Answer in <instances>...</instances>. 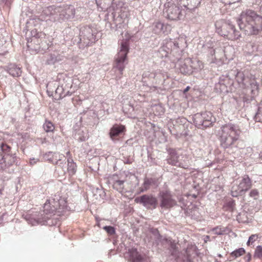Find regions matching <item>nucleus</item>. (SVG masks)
<instances>
[{
  "mask_svg": "<svg viewBox=\"0 0 262 262\" xmlns=\"http://www.w3.org/2000/svg\"><path fill=\"white\" fill-rule=\"evenodd\" d=\"M43 208L42 211L27 213L24 215V219L32 226L44 225L53 215L60 216L69 211L67 201L64 198L60 196L59 194H56L47 200Z\"/></svg>",
  "mask_w": 262,
  "mask_h": 262,
  "instance_id": "obj_1",
  "label": "nucleus"
},
{
  "mask_svg": "<svg viewBox=\"0 0 262 262\" xmlns=\"http://www.w3.org/2000/svg\"><path fill=\"white\" fill-rule=\"evenodd\" d=\"M237 23L240 30L247 35H257L262 31V16L252 10L243 11Z\"/></svg>",
  "mask_w": 262,
  "mask_h": 262,
  "instance_id": "obj_2",
  "label": "nucleus"
},
{
  "mask_svg": "<svg viewBox=\"0 0 262 262\" xmlns=\"http://www.w3.org/2000/svg\"><path fill=\"white\" fill-rule=\"evenodd\" d=\"M237 23L240 30L247 35H257L262 31V16L252 10L243 11Z\"/></svg>",
  "mask_w": 262,
  "mask_h": 262,
  "instance_id": "obj_3",
  "label": "nucleus"
},
{
  "mask_svg": "<svg viewBox=\"0 0 262 262\" xmlns=\"http://www.w3.org/2000/svg\"><path fill=\"white\" fill-rule=\"evenodd\" d=\"M42 15L49 17L47 20L52 21H61L73 18L75 15V10L72 5L60 6H50L45 8Z\"/></svg>",
  "mask_w": 262,
  "mask_h": 262,
  "instance_id": "obj_4",
  "label": "nucleus"
},
{
  "mask_svg": "<svg viewBox=\"0 0 262 262\" xmlns=\"http://www.w3.org/2000/svg\"><path fill=\"white\" fill-rule=\"evenodd\" d=\"M186 47V39L183 37L174 40L171 39H165L163 45L159 50V52L162 57H167L169 54H172L177 59L179 60Z\"/></svg>",
  "mask_w": 262,
  "mask_h": 262,
  "instance_id": "obj_5",
  "label": "nucleus"
},
{
  "mask_svg": "<svg viewBox=\"0 0 262 262\" xmlns=\"http://www.w3.org/2000/svg\"><path fill=\"white\" fill-rule=\"evenodd\" d=\"M221 129V145L224 148L233 145L237 140L241 133L238 126L232 124H228L223 126Z\"/></svg>",
  "mask_w": 262,
  "mask_h": 262,
  "instance_id": "obj_6",
  "label": "nucleus"
},
{
  "mask_svg": "<svg viewBox=\"0 0 262 262\" xmlns=\"http://www.w3.org/2000/svg\"><path fill=\"white\" fill-rule=\"evenodd\" d=\"M215 26L216 32L229 40H237L241 37L239 31L230 20H219L215 22Z\"/></svg>",
  "mask_w": 262,
  "mask_h": 262,
  "instance_id": "obj_7",
  "label": "nucleus"
},
{
  "mask_svg": "<svg viewBox=\"0 0 262 262\" xmlns=\"http://www.w3.org/2000/svg\"><path fill=\"white\" fill-rule=\"evenodd\" d=\"M168 156L166 161L169 164L185 169L188 167V158L186 154L182 152L181 149L169 148L168 150Z\"/></svg>",
  "mask_w": 262,
  "mask_h": 262,
  "instance_id": "obj_8",
  "label": "nucleus"
},
{
  "mask_svg": "<svg viewBox=\"0 0 262 262\" xmlns=\"http://www.w3.org/2000/svg\"><path fill=\"white\" fill-rule=\"evenodd\" d=\"M163 14L166 18L171 20H178L183 19L186 14L184 9L172 2L164 4Z\"/></svg>",
  "mask_w": 262,
  "mask_h": 262,
  "instance_id": "obj_9",
  "label": "nucleus"
},
{
  "mask_svg": "<svg viewBox=\"0 0 262 262\" xmlns=\"http://www.w3.org/2000/svg\"><path fill=\"white\" fill-rule=\"evenodd\" d=\"M215 118L211 112L196 113L193 116V122L198 128L203 129L209 127L215 122Z\"/></svg>",
  "mask_w": 262,
  "mask_h": 262,
  "instance_id": "obj_10",
  "label": "nucleus"
},
{
  "mask_svg": "<svg viewBox=\"0 0 262 262\" xmlns=\"http://www.w3.org/2000/svg\"><path fill=\"white\" fill-rule=\"evenodd\" d=\"M129 50V44L127 40L122 41L120 49L115 56V67L118 69L121 74L125 68V61Z\"/></svg>",
  "mask_w": 262,
  "mask_h": 262,
  "instance_id": "obj_11",
  "label": "nucleus"
},
{
  "mask_svg": "<svg viewBox=\"0 0 262 262\" xmlns=\"http://www.w3.org/2000/svg\"><path fill=\"white\" fill-rule=\"evenodd\" d=\"M252 187V180L248 175H244L238 185H234L231 190L233 197L244 194Z\"/></svg>",
  "mask_w": 262,
  "mask_h": 262,
  "instance_id": "obj_12",
  "label": "nucleus"
},
{
  "mask_svg": "<svg viewBox=\"0 0 262 262\" xmlns=\"http://www.w3.org/2000/svg\"><path fill=\"white\" fill-rule=\"evenodd\" d=\"M96 34L97 31L90 27L85 26L82 28L79 34L80 42L83 44V46L91 45L95 42Z\"/></svg>",
  "mask_w": 262,
  "mask_h": 262,
  "instance_id": "obj_13",
  "label": "nucleus"
},
{
  "mask_svg": "<svg viewBox=\"0 0 262 262\" xmlns=\"http://www.w3.org/2000/svg\"><path fill=\"white\" fill-rule=\"evenodd\" d=\"M159 198L160 201V206L162 208L169 209L177 204L176 201L169 191H161L159 193Z\"/></svg>",
  "mask_w": 262,
  "mask_h": 262,
  "instance_id": "obj_14",
  "label": "nucleus"
},
{
  "mask_svg": "<svg viewBox=\"0 0 262 262\" xmlns=\"http://www.w3.org/2000/svg\"><path fill=\"white\" fill-rule=\"evenodd\" d=\"M135 201L137 203L142 204L147 209H155L158 205L157 198L152 194H143L135 198Z\"/></svg>",
  "mask_w": 262,
  "mask_h": 262,
  "instance_id": "obj_15",
  "label": "nucleus"
},
{
  "mask_svg": "<svg viewBox=\"0 0 262 262\" xmlns=\"http://www.w3.org/2000/svg\"><path fill=\"white\" fill-rule=\"evenodd\" d=\"M163 78V75L160 70L147 71L143 72L142 81L144 84H146L148 81L153 84H157L159 83Z\"/></svg>",
  "mask_w": 262,
  "mask_h": 262,
  "instance_id": "obj_16",
  "label": "nucleus"
},
{
  "mask_svg": "<svg viewBox=\"0 0 262 262\" xmlns=\"http://www.w3.org/2000/svg\"><path fill=\"white\" fill-rule=\"evenodd\" d=\"M111 16L112 17L115 25L114 27H113L112 26L113 24H111V28H115V30L124 27V25H125L128 22L127 14L126 12L122 13L116 18H115L116 13L114 12L112 13Z\"/></svg>",
  "mask_w": 262,
  "mask_h": 262,
  "instance_id": "obj_17",
  "label": "nucleus"
},
{
  "mask_svg": "<svg viewBox=\"0 0 262 262\" xmlns=\"http://www.w3.org/2000/svg\"><path fill=\"white\" fill-rule=\"evenodd\" d=\"M125 130L126 128L124 125L116 124L110 129L109 133L110 138L114 141L118 136L124 134Z\"/></svg>",
  "mask_w": 262,
  "mask_h": 262,
  "instance_id": "obj_18",
  "label": "nucleus"
},
{
  "mask_svg": "<svg viewBox=\"0 0 262 262\" xmlns=\"http://www.w3.org/2000/svg\"><path fill=\"white\" fill-rule=\"evenodd\" d=\"M124 256L129 258L132 262H140L143 259L142 255L138 252L137 249L134 248L129 249L125 253Z\"/></svg>",
  "mask_w": 262,
  "mask_h": 262,
  "instance_id": "obj_19",
  "label": "nucleus"
},
{
  "mask_svg": "<svg viewBox=\"0 0 262 262\" xmlns=\"http://www.w3.org/2000/svg\"><path fill=\"white\" fill-rule=\"evenodd\" d=\"M65 161L66 158L63 155L60 154L59 152L53 153L52 163L61 168L64 173H66V170L63 168V167L66 164Z\"/></svg>",
  "mask_w": 262,
  "mask_h": 262,
  "instance_id": "obj_20",
  "label": "nucleus"
},
{
  "mask_svg": "<svg viewBox=\"0 0 262 262\" xmlns=\"http://www.w3.org/2000/svg\"><path fill=\"white\" fill-rule=\"evenodd\" d=\"M157 181L155 178H145L142 186L139 188L140 192H144L147 191L152 186H157Z\"/></svg>",
  "mask_w": 262,
  "mask_h": 262,
  "instance_id": "obj_21",
  "label": "nucleus"
},
{
  "mask_svg": "<svg viewBox=\"0 0 262 262\" xmlns=\"http://www.w3.org/2000/svg\"><path fill=\"white\" fill-rule=\"evenodd\" d=\"M69 88H72V84L71 83H64L60 85H58L55 90L56 97H58V99L65 97V91H67V89Z\"/></svg>",
  "mask_w": 262,
  "mask_h": 262,
  "instance_id": "obj_22",
  "label": "nucleus"
},
{
  "mask_svg": "<svg viewBox=\"0 0 262 262\" xmlns=\"http://www.w3.org/2000/svg\"><path fill=\"white\" fill-rule=\"evenodd\" d=\"M73 136L75 140L78 141H84L88 138V133L82 128L75 129L73 132Z\"/></svg>",
  "mask_w": 262,
  "mask_h": 262,
  "instance_id": "obj_23",
  "label": "nucleus"
},
{
  "mask_svg": "<svg viewBox=\"0 0 262 262\" xmlns=\"http://www.w3.org/2000/svg\"><path fill=\"white\" fill-rule=\"evenodd\" d=\"M7 71L13 77H19L21 75V68L15 64L11 63L7 66Z\"/></svg>",
  "mask_w": 262,
  "mask_h": 262,
  "instance_id": "obj_24",
  "label": "nucleus"
},
{
  "mask_svg": "<svg viewBox=\"0 0 262 262\" xmlns=\"http://www.w3.org/2000/svg\"><path fill=\"white\" fill-rule=\"evenodd\" d=\"M64 56L59 54H50L46 59V63L48 64H54L56 62L61 61L63 60Z\"/></svg>",
  "mask_w": 262,
  "mask_h": 262,
  "instance_id": "obj_25",
  "label": "nucleus"
},
{
  "mask_svg": "<svg viewBox=\"0 0 262 262\" xmlns=\"http://www.w3.org/2000/svg\"><path fill=\"white\" fill-rule=\"evenodd\" d=\"M168 26H165L163 23L161 22H156L152 26L153 32L157 34H160L161 33H166V29Z\"/></svg>",
  "mask_w": 262,
  "mask_h": 262,
  "instance_id": "obj_26",
  "label": "nucleus"
},
{
  "mask_svg": "<svg viewBox=\"0 0 262 262\" xmlns=\"http://www.w3.org/2000/svg\"><path fill=\"white\" fill-rule=\"evenodd\" d=\"M68 168L67 170H66V167H63L64 169L66 170V172L67 171L70 176H73L75 174L77 169V165L74 162L72 158H68Z\"/></svg>",
  "mask_w": 262,
  "mask_h": 262,
  "instance_id": "obj_27",
  "label": "nucleus"
},
{
  "mask_svg": "<svg viewBox=\"0 0 262 262\" xmlns=\"http://www.w3.org/2000/svg\"><path fill=\"white\" fill-rule=\"evenodd\" d=\"M191 63V59H186L185 60V62L180 65V71L184 74H189L192 72L191 70V65L188 66L187 63Z\"/></svg>",
  "mask_w": 262,
  "mask_h": 262,
  "instance_id": "obj_28",
  "label": "nucleus"
},
{
  "mask_svg": "<svg viewBox=\"0 0 262 262\" xmlns=\"http://www.w3.org/2000/svg\"><path fill=\"white\" fill-rule=\"evenodd\" d=\"M45 37L46 36L40 40V45H39V47H34L35 50L45 51L48 49L49 47L51 45V43L49 40H47Z\"/></svg>",
  "mask_w": 262,
  "mask_h": 262,
  "instance_id": "obj_29",
  "label": "nucleus"
},
{
  "mask_svg": "<svg viewBox=\"0 0 262 262\" xmlns=\"http://www.w3.org/2000/svg\"><path fill=\"white\" fill-rule=\"evenodd\" d=\"M191 70L193 69L196 71H199L204 68L202 62L196 59L191 60Z\"/></svg>",
  "mask_w": 262,
  "mask_h": 262,
  "instance_id": "obj_30",
  "label": "nucleus"
},
{
  "mask_svg": "<svg viewBox=\"0 0 262 262\" xmlns=\"http://www.w3.org/2000/svg\"><path fill=\"white\" fill-rule=\"evenodd\" d=\"M124 181L123 180H114L113 184V188L119 192H122L124 188Z\"/></svg>",
  "mask_w": 262,
  "mask_h": 262,
  "instance_id": "obj_31",
  "label": "nucleus"
},
{
  "mask_svg": "<svg viewBox=\"0 0 262 262\" xmlns=\"http://www.w3.org/2000/svg\"><path fill=\"white\" fill-rule=\"evenodd\" d=\"M235 205V201L231 199L225 203L224 208L226 210L232 212L234 209Z\"/></svg>",
  "mask_w": 262,
  "mask_h": 262,
  "instance_id": "obj_32",
  "label": "nucleus"
},
{
  "mask_svg": "<svg viewBox=\"0 0 262 262\" xmlns=\"http://www.w3.org/2000/svg\"><path fill=\"white\" fill-rule=\"evenodd\" d=\"M43 127L46 132H52L55 129V127L53 123L48 120H46L43 125Z\"/></svg>",
  "mask_w": 262,
  "mask_h": 262,
  "instance_id": "obj_33",
  "label": "nucleus"
},
{
  "mask_svg": "<svg viewBox=\"0 0 262 262\" xmlns=\"http://www.w3.org/2000/svg\"><path fill=\"white\" fill-rule=\"evenodd\" d=\"M30 34L31 36L30 38H34V37H40V40L44 38L45 36H46V35L45 33L41 32H37L36 29H33L30 32Z\"/></svg>",
  "mask_w": 262,
  "mask_h": 262,
  "instance_id": "obj_34",
  "label": "nucleus"
},
{
  "mask_svg": "<svg viewBox=\"0 0 262 262\" xmlns=\"http://www.w3.org/2000/svg\"><path fill=\"white\" fill-rule=\"evenodd\" d=\"M245 253V250L243 248H240L231 253V256L234 258L238 257Z\"/></svg>",
  "mask_w": 262,
  "mask_h": 262,
  "instance_id": "obj_35",
  "label": "nucleus"
},
{
  "mask_svg": "<svg viewBox=\"0 0 262 262\" xmlns=\"http://www.w3.org/2000/svg\"><path fill=\"white\" fill-rule=\"evenodd\" d=\"M212 231L215 235H223L226 232V228L218 226L213 228Z\"/></svg>",
  "mask_w": 262,
  "mask_h": 262,
  "instance_id": "obj_36",
  "label": "nucleus"
},
{
  "mask_svg": "<svg viewBox=\"0 0 262 262\" xmlns=\"http://www.w3.org/2000/svg\"><path fill=\"white\" fill-rule=\"evenodd\" d=\"M169 252L171 255L173 256L176 257L178 256V249L177 247L176 244L171 243L170 248H169Z\"/></svg>",
  "mask_w": 262,
  "mask_h": 262,
  "instance_id": "obj_37",
  "label": "nucleus"
},
{
  "mask_svg": "<svg viewBox=\"0 0 262 262\" xmlns=\"http://www.w3.org/2000/svg\"><path fill=\"white\" fill-rule=\"evenodd\" d=\"M245 76L242 71H238L235 75V79L237 82L239 84L244 83Z\"/></svg>",
  "mask_w": 262,
  "mask_h": 262,
  "instance_id": "obj_38",
  "label": "nucleus"
},
{
  "mask_svg": "<svg viewBox=\"0 0 262 262\" xmlns=\"http://www.w3.org/2000/svg\"><path fill=\"white\" fill-rule=\"evenodd\" d=\"M28 43H30L33 42L34 45H36L37 47L40 45V37H34L29 38L27 37Z\"/></svg>",
  "mask_w": 262,
  "mask_h": 262,
  "instance_id": "obj_39",
  "label": "nucleus"
},
{
  "mask_svg": "<svg viewBox=\"0 0 262 262\" xmlns=\"http://www.w3.org/2000/svg\"><path fill=\"white\" fill-rule=\"evenodd\" d=\"M201 0H187V5H190L191 9L196 8L201 3Z\"/></svg>",
  "mask_w": 262,
  "mask_h": 262,
  "instance_id": "obj_40",
  "label": "nucleus"
},
{
  "mask_svg": "<svg viewBox=\"0 0 262 262\" xmlns=\"http://www.w3.org/2000/svg\"><path fill=\"white\" fill-rule=\"evenodd\" d=\"M1 148L2 151L4 153V155L1 154L2 156H7L9 155V152L10 150V147L9 145L2 143L1 145Z\"/></svg>",
  "mask_w": 262,
  "mask_h": 262,
  "instance_id": "obj_41",
  "label": "nucleus"
},
{
  "mask_svg": "<svg viewBox=\"0 0 262 262\" xmlns=\"http://www.w3.org/2000/svg\"><path fill=\"white\" fill-rule=\"evenodd\" d=\"M254 257L260 258L262 257V247L258 246L254 252Z\"/></svg>",
  "mask_w": 262,
  "mask_h": 262,
  "instance_id": "obj_42",
  "label": "nucleus"
},
{
  "mask_svg": "<svg viewBox=\"0 0 262 262\" xmlns=\"http://www.w3.org/2000/svg\"><path fill=\"white\" fill-rule=\"evenodd\" d=\"M103 229L110 235H113L115 233V229L114 227L111 226H106L103 227Z\"/></svg>",
  "mask_w": 262,
  "mask_h": 262,
  "instance_id": "obj_43",
  "label": "nucleus"
},
{
  "mask_svg": "<svg viewBox=\"0 0 262 262\" xmlns=\"http://www.w3.org/2000/svg\"><path fill=\"white\" fill-rule=\"evenodd\" d=\"M258 195L259 192L258 190L256 189H252L249 193V196L255 200L257 199Z\"/></svg>",
  "mask_w": 262,
  "mask_h": 262,
  "instance_id": "obj_44",
  "label": "nucleus"
},
{
  "mask_svg": "<svg viewBox=\"0 0 262 262\" xmlns=\"http://www.w3.org/2000/svg\"><path fill=\"white\" fill-rule=\"evenodd\" d=\"M53 152L52 151H49L47 153H46L45 155H44V158L49 161L50 162L52 163V156L53 155Z\"/></svg>",
  "mask_w": 262,
  "mask_h": 262,
  "instance_id": "obj_45",
  "label": "nucleus"
},
{
  "mask_svg": "<svg viewBox=\"0 0 262 262\" xmlns=\"http://www.w3.org/2000/svg\"><path fill=\"white\" fill-rule=\"evenodd\" d=\"M255 119L258 122H262V109L258 108L255 115Z\"/></svg>",
  "mask_w": 262,
  "mask_h": 262,
  "instance_id": "obj_46",
  "label": "nucleus"
},
{
  "mask_svg": "<svg viewBox=\"0 0 262 262\" xmlns=\"http://www.w3.org/2000/svg\"><path fill=\"white\" fill-rule=\"evenodd\" d=\"M156 108H154V110H156L157 111V115H160L163 114L164 113V108H163L161 105H158L155 106Z\"/></svg>",
  "mask_w": 262,
  "mask_h": 262,
  "instance_id": "obj_47",
  "label": "nucleus"
},
{
  "mask_svg": "<svg viewBox=\"0 0 262 262\" xmlns=\"http://www.w3.org/2000/svg\"><path fill=\"white\" fill-rule=\"evenodd\" d=\"M258 237V235L257 234H252L249 237V239L247 242V244L248 245H249L250 243H253L254 242L256 241Z\"/></svg>",
  "mask_w": 262,
  "mask_h": 262,
  "instance_id": "obj_48",
  "label": "nucleus"
},
{
  "mask_svg": "<svg viewBox=\"0 0 262 262\" xmlns=\"http://www.w3.org/2000/svg\"><path fill=\"white\" fill-rule=\"evenodd\" d=\"M251 87L252 88L251 92L252 93L255 94L256 91H257L258 89V85L257 82H253L251 83Z\"/></svg>",
  "mask_w": 262,
  "mask_h": 262,
  "instance_id": "obj_49",
  "label": "nucleus"
},
{
  "mask_svg": "<svg viewBox=\"0 0 262 262\" xmlns=\"http://www.w3.org/2000/svg\"><path fill=\"white\" fill-rule=\"evenodd\" d=\"M39 161V159L38 158H30V164L31 165H34L35 164H36L37 162H38Z\"/></svg>",
  "mask_w": 262,
  "mask_h": 262,
  "instance_id": "obj_50",
  "label": "nucleus"
},
{
  "mask_svg": "<svg viewBox=\"0 0 262 262\" xmlns=\"http://www.w3.org/2000/svg\"><path fill=\"white\" fill-rule=\"evenodd\" d=\"M70 88L68 89H67V91H65V92H64V95H65V97L66 96H71L74 92V91H70Z\"/></svg>",
  "mask_w": 262,
  "mask_h": 262,
  "instance_id": "obj_51",
  "label": "nucleus"
},
{
  "mask_svg": "<svg viewBox=\"0 0 262 262\" xmlns=\"http://www.w3.org/2000/svg\"><path fill=\"white\" fill-rule=\"evenodd\" d=\"M1 1L6 5H8L10 4L11 0H1Z\"/></svg>",
  "mask_w": 262,
  "mask_h": 262,
  "instance_id": "obj_52",
  "label": "nucleus"
},
{
  "mask_svg": "<svg viewBox=\"0 0 262 262\" xmlns=\"http://www.w3.org/2000/svg\"><path fill=\"white\" fill-rule=\"evenodd\" d=\"M4 215L5 214H3L0 216V225H3Z\"/></svg>",
  "mask_w": 262,
  "mask_h": 262,
  "instance_id": "obj_53",
  "label": "nucleus"
},
{
  "mask_svg": "<svg viewBox=\"0 0 262 262\" xmlns=\"http://www.w3.org/2000/svg\"><path fill=\"white\" fill-rule=\"evenodd\" d=\"M209 53L211 56H213L215 54V50L213 49H210L209 50Z\"/></svg>",
  "mask_w": 262,
  "mask_h": 262,
  "instance_id": "obj_54",
  "label": "nucleus"
},
{
  "mask_svg": "<svg viewBox=\"0 0 262 262\" xmlns=\"http://www.w3.org/2000/svg\"><path fill=\"white\" fill-rule=\"evenodd\" d=\"M246 257L247 258V260L248 261H250L251 258V255L250 254V253H248L247 255H246Z\"/></svg>",
  "mask_w": 262,
  "mask_h": 262,
  "instance_id": "obj_55",
  "label": "nucleus"
},
{
  "mask_svg": "<svg viewBox=\"0 0 262 262\" xmlns=\"http://www.w3.org/2000/svg\"><path fill=\"white\" fill-rule=\"evenodd\" d=\"M125 163H127V164H130L132 163V161L129 160H127L125 162Z\"/></svg>",
  "mask_w": 262,
  "mask_h": 262,
  "instance_id": "obj_56",
  "label": "nucleus"
},
{
  "mask_svg": "<svg viewBox=\"0 0 262 262\" xmlns=\"http://www.w3.org/2000/svg\"><path fill=\"white\" fill-rule=\"evenodd\" d=\"M189 89V86H187L185 90H184V92H187V91H188V90Z\"/></svg>",
  "mask_w": 262,
  "mask_h": 262,
  "instance_id": "obj_57",
  "label": "nucleus"
},
{
  "mask_svg": "<svg viewBox=\"0 0 262 262\" xmlns=\"http://www.w3.org/2000/svg\"><path fill=\"white\" fill-rule=\"evenodd\" d=\"M258 108L262 109V100H261V101L260 102V106H259Z\"/></svg>",
  "mask_w": 262,
  "mask_h": 262,
  "instance_id": "obj_58",
  "label": "nucleus"
},
{
  "mask_svg": "<svg viewBox=\"0 0 262 262\" xmlns=\"http://www.w3.org/2000/svg\"><path fill=\"white\" fill-rule=\"evenodd\" d=\"M260 11L261 13L262 14V5H261V6H260Z\"/></svg>",
  "mask_w": 262,
  "mask_h": 262,
  "instance_id": "obj_59",
  "label": "nucleus"
},
{
  "mask_svg": "<svg viewBox=\"0 0 262 262\" xmlns=\"http://www.w3.org/2000/svg\"><path fill=\"white\" fill-rule=\"evenodd\" d=\"M67 156L70 155V151H68V152H67Z\"/></svg>",
  "mask_w": 262,
  "mask_h": 262,
  "instance_id": "obj_60",
  "label": "nucleus"
},
{
  "mask_svg": "<svg viewBox=\"0 0 262 262\" xmlns=\"http://www.w3.org/2000/svg\"><path fill=\"white\" fill-rule=\"evenodd\" d=\"M31 45H28V47H30Z\"/></svg>",
  "mask_w": 262,
  "mask_h": 262,
  "instance_id": "obj_61",
  "label": "nucleus"
},
{
  "mask_svg": "<svg viewBox=\"0 0 262 262\" xmlns=\"http://www.w3.org/2000/svg\"><path fill=\"white\" fill-rule=\"evenodd\" d=\"M154 89H156V86H154Z\"/></svg>",
  "mask_w": 262,
  "mask_h": 262,
  "instance_id": "obj_62",
  "label": "nucleus"
}]
</instances>
